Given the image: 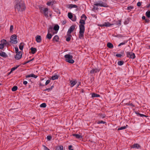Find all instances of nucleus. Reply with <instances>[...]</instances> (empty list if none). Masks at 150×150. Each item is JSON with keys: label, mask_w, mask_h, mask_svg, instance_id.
<instances>
[{"label": "nucleus", "mask_w": 150, "mask_h": 150, "mask_svg": "<svg viewBox=\"0 0 150 150\" xmlns=\"http://www.w3.org/2000/svg\"><path fill=\"white\" fill-rule=\"evenodd\" d=\"M59 39V37L57 35H55L53 38L54 41L58 42Z\"/></svg>", "instance_id": "obj_24"}, {"label": "nucleus", "mask_w": 150, "mask_h": 150, "mask_svg": "<svg viewBox=\"0 0 150 150\" xmlns=\"http://www.w3.org/2000/svg\"><path fill=\"white\" fill-rule=\"evenodd\" d=\"M67 36H68V37L66 38V40L67 42H69L71 40V35L67 34Z\"/></svg>", "instance_id": "obj_26"}, {"label": "nucleus", "mask_w": 150, "mask_h": 150, "mask_svg": "<svg viewBox=\"0 0 150 150\" xmlns=\"http://www.w3.org/2000/svg\"><path fill=\"white\" fill-rule=\"evenodd\" d=\"M142 19H143V20H145L146 19V17L145 16H142Z\"/></svg>", "instance_id": "obj_61"}, {"label": "nucleus", "mask_w": 150, "mask_h": 150, "mask_svg": "<svg viewBox=\"0 0 150 150\" xmlns=\"http://www.w3.org/2000/svg\"><path fill=\"white\" fill-rule=\"evenodd\" d=\"M1 43L0 44V49H2L4 48V46L6 44V41L5 39H3L1 41Z\"/></svg>", "instance_id": "obj_6"}, {"label": "nucleus", "mask_w": 150, "mask_h": 150, "mask_svg": "<svg viewBox=\"0 0 150 150\" xmlns=\"http://www.w3.org/2000/svg\"><path fill=\"white\" fill-rule=\"evenodd\" d=\"M127 42V41H124L123 42H122L120 43L118 45L119 47L121 45H125Z\"/></svg>", "instance_id": "obj_45"}, {"label": "nucleus", "mask_w": 150, "mask_h": 150, "mask_svg": "<svg viewBox=\"0 0 150 150\" xmlns=\"http://www.w3.org/2000/svg\"><path fill=\"white\" fill-rule=\"evenodd\" d=\"M70 83L71 84V87H72L75 86L77 83V81L76 80H72L70 81Z\"/></svg>", "instance_id": "obj_12"}, {"label": "nucleus", "mask_w": 150, "mask_h": 150, "mask_svg": "<svg viewBox=\"0 0 150 150\" xmlns=\"http://www.w3.org/2000/svg\"><path fill=\"white\" fill-rule=\"evenodd\" d=\"M18 87L17 86H14L12 88V91H16Z\"/></svg>", "instance_id": "obj_38"}, {"label": "nucleus", "mask_w": 150, "mask_h": 150, "mask_svg": "<svg viewBox=\"0 0 150 150\" xmlns=\"http://www.w3.org/2000/svg\"><path fill=\"white\" fill-rule=\"evenodd\" d=\"M42 146L43 147L44 150H50L45 145H43Z\"/></svg>", "instance_id": "obj_44"}, {"label": "nucleus", "mask_w": 150, "mask_h": 150, "mask_svg": "<svg viewBox=\"0 0 150 150\" xmlns=\"http://www.w3.org/2000/svg\"><path fill=\"white\" fill-rule=\"evenodd\" d=\"M28 83V82L26 81H24L23 82V84L26 85Z\"/></svg>", "instance_id": "obj_56"}, {"label": "nucleus", "mask_w": 150, "mask_h": 150, "mask_svg": "<svg viewBox=\"0 0 150 150\" xmlns=\"http://www.w3.org/2000/svg\"><path fill=\"white\" fill-rule=\"evenodd\" d=\"M72 135L76 137L77 139H80L82 138V136L80 135L76 134H73Z\"/></svg>", "instance_id": "obj_18"}, {"label": "nucleus", "mask_w": 150, "mask_h": 150, "mask_svg": "<svg viewBox=\"0 0 150 150\" xmlns=\"http://www.w3.org/2000/svg\"><path fill=\"white\" fill-rule=\"evenodd\" d=\"M52 138V137L50 136H48L47 137V139L48 140H50Z\"/></svg>", "instance_id": "obj_49"}, {"label": "nucleus", "mask_w": 150, "mask_h": 150, "mask_svg": "<svg viewBox=\"0 0 150 150\" xmlns=\"http://www.w3.org/2000/svg\"><path fill=\"white\" fill-rule=\"evenodd\" d=\"M127 57L133 59L135 58V54L132 52H127Z\"/></svg>", "instance_id": "obj_5"}, {"label": "nucleus", "mask_w": 150, "mask_h": 150, "mask_svg": "<svg viewBox=\"0 0 150 150\" xmlns=\"http://www.w3.org/2000/svg\"><path fill=\"white\" fill-rule=\"evenodd\" d=\"M50 82V81L49 80H47L45 83V85H47V84H48Z\"/></svg>", "instance_id": "obj_51"}, {"label": "nucleus", "mask_w": 150, "mask_h": 150, "mask_svg": "<svg viewBox=\"0 0 150 150\" xmlns=\"http://www.w3.org/2000/svg\"><path fill=\"white\" fill-rule=\"evenodd\" d=\"M81 18L82 19L86 20L87 18V17L84 14H83L81 16Z\"/></svg>", "instance_id": "obj_37"}, {"label": "nucleus", "mask_w": 150, "mask_h": 150, "mask_svg": "<svg viewBox=\"0 0 150 150\" xmlns=\"http://www.w3.org/2000/svg\"><path fill=\"white\" fill-rule=\"evenodd\" d=\"M100 97V95L95 93H93L92 94V97Z\"/></svg>", "instance_id": "obj_30"}, {"label": "nucleus", "mask_w": 150, "mask_h": 150, "mask_svg": "<svg viewBox=\"0 0 150 150\" xmlns=\"http://www.w3.org/2000/svg\"><path fill=\"white\" fill-rule=\"evenodd\" d=\"M35 39L36 40L37 42L40 43L42 41V38L40 35H37L35 37Z\"/></svg>", "instance_id": "obj_11"}, {"label": "nucleus", "mask_w": 150, "mask_h": 150, "mask_svg": "<svg viewBox=\"0 0 150 150\" xmlns=\"http://www.w3.org/2000/svg\"><path fill=\"white\" fill-rule=\"evenodd\" d=\"M140 116L141 117H146V116L144 115V114H140Z\"/></svg>", "instance_id": "obj_57"}, {"label": "nucleus", "mask_w": 150, "mask_h": 150, "mask_svg": "<svg viewBox=\"0 0 150 150\" xmlns=\"http://www.w3.org/2000/svg\"><path fill=\"white\" fill-rule=\"evenodd\" d=\"M99 3H96L94 4V5L97 6H100L102 7H105V4L101 1H100Z\"/></svg>", "instance_id": "obj_9"}, {"label": "nucleus", "mask_w": 150, "mask_h": 150, "mask_svg": "<svg viewBox=\"0 0 150 150\" xmlns=\"http://www.w3.org/2000/svg\"><path fill=\"white\" fill-rule=\"evenodd\" d=\"M149 48V49H150V45L148 46Z\"/></svg>", "instance_id": "obj_64"}, {"label": "nucleus", "mask_w": 150, "mask_h": 150, "mask_svg": "<svg viewBox=\"0 0 150 150\" xmlns=\"http://www.w3.org/2000/svg\"><path fill=\"white\" fill-rule=\"evenodd\" d=\"M67 7L68 8H69L71 9L74 8H77L78 6L76 5L70 4L68 5Z\"/></svg>", "instance_id": "obj_13"}, {"label": "nucleus", "mask_w": 150, "mask_h": 150, "mask_svg": "<svg viewBox=\"0 0 150 150\" xmlns=\"http://www.w3.org/2000/svg\"><path fill=\"white\" fill-rule=\"evenodd\" d=\"M64 57L65 59V61L69 63L73 64L74 63V60L72 59L73 56L69 54H67L64 55Z\"/></svg>", "instance_id": "obj_3"}, {"label": "nucleus", "mask_w": 150, "mask_h": 150, "mask_svg": "<svg viewBox=\"0 0 150 150\" xmlns=\"http://www.w3.org/2000/svg\"><path fill=\"white\" fill-rule=\"evenodd\" d=\"M139 147H140V146L138 144H134L132 146V148H136V149H138Z\"/></svg>", "instance_id": "obj_20"}, {"label": "nucleus", "mask_w": 150, "mask_h": 150, "mask_svg": "<svg viewBox=\"0 0 150 150\" xmlns=\"http://www.w3.org/2000/svg\"><path fill=\"white\" fill-rule=\"evenodd\" d=\"M23 43H21L19 45V48L21 50H23Z\"/></svg>", "instance_id": "obj_34"}, {"label": "nucleus", "mask_w": 150, "mask_h": 150, "mask_svg": "<svg viewBox=\"0 0 150 150\" xmlns=\"http://www.w3.org/2000/svg\"><path fill=\"white\" fill-rule=\"evenodd\" d=\"M56 149L57 150H63V147L62 146H58L57 147Z\"/></svg>", "instance_id": "obj_25"}, {"label": "nucleus", "mask_w": 150, "mask_h": 150, "mask_svg": "<svg viewBox=\"0 0 150 150\" xmlns=\"http://www.w3.org/2000/svg\"><path fill=\"white\" fill-rule=\"evenodd\" d=\"M46 106V104L45 103H43L41 104L40 105V107L41 108H45Z\"/></svg>", "instance_id": "obj_41"}, {"label": "nucleus", "mask_w": 150, "mask_h": 150, "mask_svg": "<svg viewBox=\"0 0 150 150\" xmlns=\"http://www.w3.org/2000/svg\"><path fill=\"white\" fill-rule=\"evenodd\" d=\"M38 76L37 75H35L33 74H31L26 76V77L27 78L31 77L36 78Z\"/></svg>", "instance_id": "obj_14"}, {"label": "nucleus", "mask_w": 150, "mask_h": 150, "mask_svg": "<svg viewBox=\"0 0 150 150\" xmlns=\"http://www.w3.org/2000/svg\"><path fill=\"white\" fill-rule=\"evenodd\" d=\"M124 63V62L122 61H120L118 62L117 64L120 66L122 65Z\"/></svg>", "instance_id": "obj_36"}, {"label": "nucleus", "mask_w": 150, "mask_h": 150, "mask_svg": "<svg viewBox=\"0 0 150 150\" xmlns=\"http://www.w3.org/2000/svg\"><path fill=\"white\" fill-rule=\"evenodd\" d=\"M135 113L137 115H140V113L138 112H135Z\"/></svg>", "instance_id": "obj_59"}, {"label": "nucleus", "mask_w": 150, "mask_h": 150, "mask_svg": "<svg viewBox=\"0 0 150 150\" xmlns=\"http://www.w3.org/2000/svg\"><path fill=\"white\" fill-rule=\"evenodd\" d=\"M130 19L129 18H127L124 22V23L125 25L128 24L129 22Z\"/></svg>", "instance_id": "obj_32"}, {"label": "nucleus", "mask_w": 150, "mask_h": 150, "mask_svg": "<svg viewBox=\"0 0 150 150\" xmlns=\"http://www.w3.org/2000/svg\"><path fill=\"white\" fill-rule=\"evenodd\" d=\"M52 37V35L50 33H48L47 36L46 38L50 40Z\"/></svg>", "instance_id": "obj_27"}, {"label": "nucleus", "mask_w": 150, "mask_h": 150, "mask_svg": "<svg viewBox=\"0 0 150 150\" xmlns=\"http://www.w3.org/2000/svg\"><path fill=\"white\" fill-rule=\"evenodd\" d=\"M14 7L15 11L19 13L23 11L25 8V4L22 0H16Z\"/></svg>", "instance_id": "obj_1"}, {"label": "nucleus", "mask_w": 150, "mask_h": 150, "mask_svg": "<svg viewBox=\"0 0 150 150\" xmlns=\"http://www.w3.org/2000/svg\"><path fill=\"white\" fill-rule=\"evenodd\" d=\"M58 76L57 75H54V76H53L51 77V79L52 80H54L55 79H57L58 78Z\"/></svg>", "instance_id": "obj_22"}, {"label": "nucleus", "mask_w": 150, "mask_h": 150, "mask_svg": "<svg viewBox=\"0 0 150 150\" xmlns=\"http://www.w3.org/2000/svg\"><path fill=\"white\" fill-rule=\"evenodd\" d=\"M52 4V5H53V2H48L47 3V5L48 6H50L51 5V4Z\"/></svg>", "instance_id": "obj_48"}, {"label": "nucleus", "mask_w": 150, "mask_h": 150, "mask_svg": "<svg viewBox=\"0 0 150 150\" xmlns=\"http://www.w3.org/2000/svg\"><path fill=\"white\" fill-rule=\"evenodd\" d=\"M105 123H106V122H105L104 121H102V120L99 121L97 122V123L98 124H100L101 123H102V124H104Z\"/></svg>", "instance_id": "obj_42"}, {"label": "nucleus", "mask_w": 150, "mask_h": 150, "mask_svg": "<svg viewBox=\"0 0 150 150\" xmlns=\"http://www.w3.org/2000/svg\"><path fill=\"white\" fill-rule=\"evenodd\" d=\"M135 113L137 115H140V113L138 112H135Z\"/></svg>", "instance_id": "obj_60"}, {"label": "nucleus", "mask_w": 150, "mask_h": 150, "mask_svg": "<svg viewBox=\"0 0 150 150\" xmlns=\"http://www.w3.org/2000/svg\"><path fill=\"white\" fill-rule=\"evenodd\" d=\"M0 56L4 57H6L8 56L7 54L5 52H0Z\"/></svg>", "instance_id": "obj_17"}, {"label": "nucleus", "mask_w": 150, "mask_h": 150, "mask_svg": "<svg viewBox=\"0 0 150 150\" xmlns=\"http://www.w3.org/2000/svg\"><path fill=\"white\" fill-rule=\"evenodd\" d=\"M145 20L146 23H149L150 21L149 20V19H146Z\"/></svg>", "instance_id": "obj_58"}, {"label": "nucleus", "mask_w": 150, "mask_h": 150, "mask_svg": "<svg viewBox=\"0 0 150 150\" xmlns=\"http://www.w3.org/2000/svg\"><path fill=\"white\" fill-rule=\"evenodd\" d=\"M68 18L71 19L73 18L72 15L71 13H69L68 14Z\"/></svg>", "instance_id": "obj_35"}, {"label": "nucleus", "mask_w": 150, "mask_h": 150, "mask_svg": "<svg viewBox=\"0 0 150 150\" xmlns=\"http://www.w3.org/2000/svg\"><path fill=\"white\" fill-rule=\"evenodd\" d=\"M75 27V26L74 25L71 26L69 29L67 34L71 35V33L74 30Z\"/></svg>", "instance_id": "obj_7"}, {"label": "nucleus", "mask_w": 150, "mask_h": 150, "mask_svg": "<svg viewBox=\"0 0 150 150\" xmlns=\"http://www.w3.org/2000/svg\"><path fill=\"white\" fill-rule=\"evenodd\" d=\"M22 53L21 51H20L17 53L15 57V58L16 59L18 60L20 59L22 57Z\"/></svg>", "instance_id": "obj_8"}, {"label": "nucleus", "mask_w": 150, "mask_h": 150, "mask_svg": "<svg viewBox=\"0 0 150 150\" xmlns=\"http://www.w3.org/2000/svg\"><path fill=\"white\" fill-rule=\"evenodd\" d=\"M30 50H31V53L32 54H35L37 51V49L35 48L32 47L30 48Z\"/></svg>", "instance_id": "obj_15"}, {"label": "nucleus", "mask_w": 150, "mask_h": 150, "mask_svg": "<svg viewBox=\"0 0 150 150\" xmlns=\"http://www.w3.org/2000/svg\"><path fill=\"white\" fill-rule=\"evenodd\" d=\"M19 65H18L16 67H14L12 68L11 69V72H12L13 71H14L15 70L17 69L19 67Z\"/></svg>", "instance_id": "obj_39"}, {"label": "nucleus", "mask_w": 150, "mask_h": 150, "mask_svg": "<svg viewBox=\"0 0 150 150\" xmlns=\"http://www.w3.org/2000/svg\"><path fill=\"white\" fill-rule=\"evenodd\" d=\"M86 20L81 19L79 23L81 24L79 25V37L80 39H83L84 38V34L85 31V26Z\"/></svg>", "instance_id": "obj_2"}, {"label": "nucleus", "mask_w": 150, "mask_h": 150, "mask_svg": "<svg viewBox=\"0 0 150 150\" xmlns=\"http://www.w3.org/2000/svg\"><path fill=\"white\" fill-rule=\"evenodd\" d=\"M112 25H113V24L110 23L108 22H105L104 23V26L106 27H110Z\"/></svg>", "instance_id": "obj_16"}, {"label": "nucleus", "mask_w": 150, "mask_h": 150, "mask_svg": "<svg viewBox=\"0 0 150 150\" xmlns=\"http://www.w3.org/2000/svg\"><path fill=\"white\" fill-rule=\"evenodd\" d=\"M59 28V27L58 25H55L53 29L55 31L58 30Z\"/></svg>", "instance_id": "obj_33"}, {"label": "nucleus", "mask_w": 150, "mask_h": 150, "mask_svg": "<svg viewBox=\"0 0 150 150\" xmlns=\"http://www.w3.org/2000/svg\"><path fill=\"white\" fill-rule=\"evenodd\" d=\"M72 147L71 145H69L68 148L70 150H74L73 149H72Z\"/></svg>", "instance_id": "obj_53"}, {"label": "nucleus", "mask_w": 150, "mask_h": 150, "mask_svg": "<svg viewBox=\"0 0 150 150\" xmlns=\"http://www.w3.org/2000/svg\"><path fill=\"white\" fill-rule=\"evenodd\" d=\"M142 2H139L137 3V5L138 6H140L141 5Z\"/></svg>", "instance_id": "obj_52"}, {"label": "nucleus", "mask_w": 150, "mask_h": 150, "mask_svg": "<svg viewBox=\"0 0 150 150\" xmlns=\"http://www.w3.org/2000/svg\"><path fill=\"white\" fill-rule=\"evenodd\" d=\"M146 15L148 17H150V11H147L146 13Z\"/></svg>", "instance_id": "obj_40"}, {"label": "nucleus", "mask_w": 150, "mask_h": 150, "mask_svg": "<svg viewBox=\"0 0 150 150\" xmlns=\"http://www.w3.org/2000/svg\"><path fill=\"white\" fill-rule=\"evenodd\" d=\"M98 25L100 27H103V26H104V24H100V25Z\"/></svg>", "instance_id": "obj_62"}, {"label": "nucleus", "mask_w": 150, "mask_h": 150, "mask_svg": "<svg viewBox=\"0 0 150 150\" xmlns=\"http://www.w3.org/2000/svg\"><path fill=\"white\" fill-rule=\"evenodd\" d=\"M124 54V52L123 51L121 52V54H116V56L117 57H121L122 56H123Z\"/></svg>", "instance_id": "obj_23"}, {"label": "nucleus", "mask_w": 150, "mask_h": 150, "mask_svg": "<svg viewBox=\"0 0 150 150\" xmlns=\"http://www.w3.org/2000/svg\"><path fill=\"white\" fill-rule=\"evenodd\" d=\"M126 105H130V106H132V107H135L134 105H133V104H132V103H126Z\"/></svg>", "instance_id": "obj_46"}, {"label": "nucleus", "mask_w": 150, "mask_h": 150, "mask_svg": "<svg viewBox=\"0 0 150 150\" xmlns=\"http://www.w3.org/2000/svg\"><path fill=\"white\" fill-rule=\"evenodd\" d=\"M52 90V88H47L45 90V91H49L51 90Z\"/></svg>", "instance_id": "obj_55"}, {"label": "nucleus", "mask_w": 150, "mask_h": 150, "mask_svg": "<svg viewBox=\"0 0 150 150\" xmlns=\"http://www.w3.org/2000/svg\"><path fill=\"white\" fill-rule=\"evenodd\" d=\"M54 29L51 26H50L48 30V33H51L53 32Z\"/></svg>", "instance_id": "obj_21"}, {"label": "nucleus", "mask_w": 150, "mask_h": 150, "mask_svg": "<svg viewBox=\"0 0 150 150\" xmlns=\"http://www.w3.org/2000/svg\"><path fill=\"white\" fill-rule=\"evenodd\" d=\"M127 125H126V126L122 127H120L118 128L117 129V130H120L125 129L127 128Z\"/></svg>", "instance_id": "obj_28"}, {"label": "nucleus", "mask_w": 150, "mask_h": 150, "mask_svg": "<svg viewBox=\"0 0 150 150\" xmlns=\"http://www.w3.org/2000/svg\"><path fill=\"white\" fill-rule=\"evenodd\" d=\"M133 8H134V7L133 6H129L127 7V9L128 10L131 11V9H133Z\"/></svg>", "instance_id": "obj_43"}, {"label": "nucleus", "mask_w": 150, "mask_h": 150, "mask_svg": "<svg viewBox=\"0 0 150 150\" xmlns=\"http://www.w3.org/2000/svg\"><path fill=\"white\" fill-rule=\"evenodd\" d=\"M72 21H76V16H75L74 17H73L71 19Z\"/></svg>", "instance_id": "obj_47"}, {"label": "nucleus", "mask_w": 150, "mask_h": 150, "mask_svg": "<svg viewBox=\"0 0 150 150\" xmlns=\"http://www.w3.org/2000/svg\"><path fill=\"white\" fill-rule=\"evenodd\" d=\"M98 116L100 118H105V115L100 113L98 115Z\"/></svg>", "instance_id": "obj_31"}, {"label": "nucleus", "mask_w": 150, "mask_h": 150, "mask_svg": "<svg viewBox=\"0 0 150 150\" xmlns=\"http://www.w3.org/2000/svg\"><path fill=\"white\" fill-rule=\"evenodd\" d=\"M48 9L47 8H45L43 10L44 15L45 16V17L46 18H47L48 16Z\"/></svg>", "instance_id": "obj_10"}, {"label": "nucleus", "mask_w": 150, "mask_h": 150, "mask_svg": "<svg viewBox=\"0 0 150 150\" xmlns=\"http://www.w3.org/2000/svg\"><path fill=\"white\" fill-rule=\"evenodd\" d=\"M13 29V25H11L10 27V31H12Z\"/></svg>", "instance_id": "obj_54"}, {"label": "nucleus", "mask_w": 150, "mask_h": 150, "mask_svg": "<svg viewBox=\"0 0 150 150\" xmlns=\"http://www.w3.org/2000/svg\"><path fill=\"white\" fill-rule=\"evenodd\" d=\"M98 71V70L95 69H93L91 71L90 73L91 74H93Z\"/></svg>", "instance_id": "obj_29"}, {"label": "nucleus", "mask_w": 150, "mask_h": 150, "mask_svg": "<svg viewBox=\"0 0 150 150\" xmlns=\"http://www.w3.org/2000/svg\"><path fill=\"white\" fill-rule=\"evenodd\" d=\"M15 51L16 53H18V49L17 47H16L15 48Z\"/></svg>", "instance_id": "obj_50"}, {"label": "nucleus", "mask_w": 150, "mask_h": 150, "mask_svg": "<svg viewBox=\"0 0 150 150\" xmlns=\"http://www.w3.org/2000/svg\"><path fill=\"white\" fill-rule=\"evenodd\" d=\"M107 47L109 48L112 49L113 47V46L112 44L110 42H108L107 44Z\"/></svg>", "instance_id": "obj_19"}, {"label": "nucleus", "mask_w": 150, "mask_h": 150, "mask_svg": "<svg viewBox=\"0 0 150 150\" xmlns=\"http://www.w3.org/2000/svg\"><path fill=\"white\" fill-rule=\"evenodd\" d=\"M17 36L15 35H12L10 38V42L13 44H15L18 43L17 39Z\"/></svg>", "instance_id": "obj_4"}, {"label": "nucleus", "mask_w": 150, "mask_h": 150, "mask_svg": "<svg viewBox=\"0 0 150 150\" xmlns=\"http://www.w3.org/2000/svg\"><path fill=\"white\" fill-rule=\"evenodd\" d=\"M150 7V4H149L147 6V8H148V7Z\"/></svg>", "instance_id": "obj_63"}]
</instances>
